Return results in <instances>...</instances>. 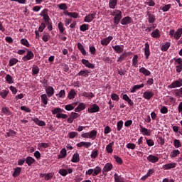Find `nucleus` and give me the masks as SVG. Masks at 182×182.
Listing matches in <instances>:
<instances>
[{
    "label": "nucleus",
    "mask_w": 182,
    "mask_h": 182,
    "mask_svg": "<svg viewBox=\"0 0 182 182\" xmlns=\"http://www.w3.org/2000/svg\"><path fill=\"white\" fill-rule=\"evenodd\" d=\"M58 7L59 8V9H61V11H66V9H68V5H66V4L65 3L58 4Z\"/></svg>",
    "instance_id": "nucleus-51"
},
{
    "label": "nucleus",
    "mask_w": 182,
    "mask_h": 182,
    "mask_svg": "<svg viewBox=\"0 0 182 182\" xmlns=\"http://www.w3.org/2000/svg\"><path fill=\"white\" fill-rule=\"evenodd\" d=\"M147 160L149 163H157V161H159V156L151 154L147 156Z\"/></svg>",
    "instance_id": "nucleus-20"
},
{
    "label": "nucleus",
    "mask_w": 182,
    "mask_h": 182,
    "mask_svg": "<svg viewBox=\"0 0 182 182\" xmlns=\"http://www.w3.org/2000/svg\"><path fill=\"white\" fill-rule=\"evenodd\" d=\"M151 36H152V38H160V36H161L160 30L156 28V30L152 31V33H151Z\"/></svg>",
    "instance_id": "nucleus-27"
},
{
    "label": "nucleus",
    "mask_w": 182,
    "mask_h": 182,
    "mask_svg": "<svg viewBox=\"0 0 182 182\" xmlns=\"http://www.w3.org/2000/svg\"><path fill=\"white\" fill-rule=\"evenodd\" d=\"M114 159H115L116 162L118 164H123V160H122V158H120V156H117V155H114Z\"/></svg>",
    "instance_id": "nucleus-56"
},
{
    "label": "nucleus",
    "mask_w": 182,
    "mask_h": 182,
    "mask_svg": "<svg viewBox=\"0 0 182 182\" xmlns=\"http://www.w3.org/2000/svg\"><path fill=\"white\" fill-rule=\"evenodd\" d=\"M99 154V151L95 150L91 153V159H96Z\"/></svg>",
    "instance_id": "nucleus-63"
},
{
    "label": "nucleus",
    "mask_w": 182,
    "mask_h": 182,
    "mask_svg": "<svg viewBox=\"0 0 182 182\" xmlns=\"http://www.w3.org/2000/svg\"><path fill=\"white\" fill-rule=\"evenodd\" d=\"M1 113L6 114V116L11 115V111H9V109L6 107H3L1 108Z\"/></svg>",
    "instance_id": "nucleus-42"
},
{
    "label": "nucleus",
    "mask_w": 182,
    "mask_h": 182,
    "mask_svg": "<svg viewBox=\"0 0 182 182\" xmlns=\"http://www.w3.org/2000/svg\"><path fill=\"white\" fill-rule=\"evenodd\" d=\"M46 93L48 97H52L53 95H55V89L52 86H48L46 88Z\"/></svg>",
    "instance_id": "nucleus-12"
},
{
    "label": "nucleus",
    "mask_w": 182,
    "mask_h": 182,
    "mask_svg": "<svg viewBox=\"0 0 182 182\" xmlns=\"http://www.w3.org/2000/svg\"><path fill=\"white\" fill-rule=\"evenodd\" d=\"M102 60L104 62H105V63H112L113 60H112V58H110L109 57H107L106 55H105L103 58H102Z\"/></svg>",
    "instance_id": "nucleus-53"
},
{
    "label": "nucleus",
    "mask_w": 182,
    "mask_h": 182,
    "mask_svg": "<svg viewBox=\"0 0 182 182\" xmlns=\"http://www.w3.org/2000/svg\"><path fill=\"white\" fill-rule=\"evenodd\" d=\"M161 113L163 114H166V113L168 112V109H167V107L163 106L161 109H160Z\"/></svg>",
    "instance_id": "nucleus-60"
},
{
    "label": "nucleus",
    "mask_w": 182,
    "mask_h": 182,
    "mask_svg": "<svg viewBox=\"0 0 182 182\" xmlns=\"http://www.w3.org/2000/svg\"><path fill=\"white\" fill-rule=\"evenodd\" d=\"M177 163H170L163 166L164 170H171V168H176Z\"/></svg>",
    "instance_id": "nucleus-18"
},
{
    "label": "nucleus",
    "mask_w": 182,
    "mask_h": 182,
    "mask_svg": "<svg viewBox=\"0 0 182 182\" xmlns=\"http://www.w3.org/2000/svg\"><path fill=\"white\" fill-rule=\"evenodd\" d=\"M153 96H154V93L151 91H145L143 93V97H144V99H146V100H150V99H151V97H153Z\"/></svg>",
    "instance_id": "nucleus-15"
},
{
    "label": "nucleus",
    "mask_w": 182,
    "mask_h": 182,
    "mask_svg": "<svg viewBox=\"0 0 182 182\" xmlns=\"http://www.w3.org/2000/svg\"><path fill=\"white\" fill-rule=\"evenodd\" d=\"M9 93V90H4L2 92H0V96H1L2 99H5L8 94Z\"/></svg>",
    "instance_id": "nucleus-49"
},
{
    "label": "nucleus",
    "mask_w": 182,
    "mask_h": 182,
    "mask_svg": "<svg viewBox=\"0 0 182 182\" xmlns=\"http://www.w3.org/2000/svg\"><path fill=\"white\" fill-rule=\"evenodd\" d=\"M182 86V78L173 81L171 85L168 86V89H176V87H181Z\"/></svg>",
    "instance_id": "nucleus-4"
},
{
    "label": "nucleus",
    "mask_w": 182,
    "mask_h": 182,
    "mask_svg": "<svg viewBox=\"0 0 182 182\" xmlns=\"http://www.w3.org/2000/svg\"><path fill=\"white\" fill-rule=\"evenodd\" d=\"M53 173H49L48 174H46L45 180H46V181H49V180L53 178Z\"/></svg>",
    "instance_id": "nucleus-62"
},
{
    "label": "nucleus",
    "mask_w": 182,
    "mask_h": 182,
    "mask_svg": "<svg viewBox=\"0 0 182 182\" xmlns=\"http://www.w3.org/2000/svg\"><path fill=\"white\" fill-rule=\"evenodd\" d=\"M95 16H96V13L95 12L88 14L85 17L84 22H87V23H89L95 19Z\"/></svg>",
    "instance_id": "nucleus-9"
},
{
    "label": "nucleus",
    "mask_w": 182,
    "mask_h": 182,
    "mask_svg": "<svg viewBox=\"0 0 182 182\" xmlns=\"http://www.w3.org/2000/svg\"><path fill=\"white\" fill-rule=\"evenodd\" d=\"M112 168H113V164H112L110 163H107L102 169L103 174H105L106 176L107 174V173H109V171H110V170H112Z\"/></svg>",
    "instance_id": "nucleus-7"
},
{
    "label": "nucleus",
    "mask_w": 182,
    "mask_h": 182,
    "mask_svg": "<svg viewBox=\"0 0 182 182\" xmlns=\"http://www.w3.org/2000/svg\"><path fill=\"white\" fill-rule=\"evenodd\" d=\"M26 164H28V166H32V164H33V163H35V159L28 156L26 159Z\"/></svg>",
    "instance_id": "nucleus-36"
},
{
    "label": "nucleus",
    "mask_w": 182,
    "mask_h": 182,
    "mask_svg": "<svg viewBox=\"0 0 182 182\" xmlns=\"http://www.w3.org/2000/svg\"><path fill=\"white\" fill-rule=\"evenodd\" d=\"M21 170L22 169L19 167L14 168V172L13 173V177H14V178L18 177L19 176V174H21Z\"/></svg>",
    "instance_id": "nucleus-41"
},
{
    "label": "nucleus",
    "mask_w": 182,
    "mask_h": 182,
    "mask_svg": "<svg viewBox=\"0 0 182 182\" xmlns=\"http://www.w3.org/2000/svg\"><path fill=\"white\" fill-rule=\"evenodd\" d=\"M168 48H170V43L167 42L161 46V50L163 52H167V50H168Z\"/></svg>",
    "instance_id": "nucleus-32"
},
{
    "label": "nucleus",
    "mask_w": 182,
    "mask_h": 182,
    "mask_svg": "<svg viewBox=\"0 0 182 182\" xmlns=\"http://www.w3.org/2000/svg\"><path fill=\"white\" fill-rule=\"evenodd\" d=\"M100 173H102V168L99 166H96L94 169V173H92V176H97Z\"/></svg>",
    "instance_id": "nucleus-47"
},
{
    "label": "nucleus",
    "mask_w": 182,
    "mask_h": 182,
    "mask_svg": "<svg viewBox=\"0 0 182 182\" xmlns=\"http://www.w3.org/2000/svg\"><path fill=\"white\" fill-rule=\"evenodd\" d=\"M117 5V0H109V6L111 9H114Z\"/></svg>",
    "instance_id": "nucleus-30"
},
{
    "label": "nucleus",
    "mask_w": 182,
    "mask_h": 182,
    "mask_svg": "<svg viewBox=\"0 0 182 182\" xmlns=\"http://www.w3.org/2000/svg\"><path fill=\"white\" fill-rule=\"evenodd\" d=\"M38 73H39V67H38V65H33L32 67L33 75L35 76V75H38Z\"/></svg>",
    "instance_id": "nucleus-43"
},
{
    "label": "nucleus",
    "mask_w": 182,
    "mask_h": 182,
    "mask_svg": "<svg viewBox=\"0 0 182 182\" xmlns=\"http://www.w3.org/2000/svg\"><path fill=\"white\" fill-rule=\"evenodd\" d=\"M121 23L122 25H129V23H132V17H129V16L124 17L121 20Z\"/></svg>",
    "instance_id": "nucleus-21"
},
{
    "label": "nucleus",
    "mask_w": 182,
    "mask_h": 182,
    "mask_svg": "<svg viewBox=\"0 0 182 182\" xmlns=\"http://www.w3.org/2000/svg\"><path fill=\"white\" fill-rule=\"evenodd\" d=\"M144 50L146 59H149L150 56V45L149 44V43H145V48H144Z\"/></svg>",
    "instance_id": "nucleus-17"
},
{
    "label": "nucleus",
    "mask_w": 182,
    "mask_h": 182,
    "mask_svg": "<svg viewBox=\"0 0 182 182\" xmlns=\"http://www.w3.org/2000/svg\"><path fill=\"white\" fill-rule=\"evenodd\" d=\"M140 127V132L142 133L143 136H150L151 134V131L150 129H148L146 128H144L143 126L139 125Z\"/></svg>",
    "instance_id": "nucleus-16"
},
{
    "label": "nucleus",
    "mask_w": 182,
    "mask_h": 182,
    "mask_svg": "<svg viewBox=\"0 0 182 182\" xmlns=\"http://www.w3.org/2000/svg\"><path fill=\"white\" fill-rule=\"evenodd\" d=\"M80 159L79 158V154L76 153V154H74L72 159H71V161L72 163H79Z\"/></svg>",
    "instance_id": "nucleus-37"
},
{
    "label": "nucleus",
    "mask_w": 182,
    "mask_h": 182,
    "mask_svg": "<svg viewBox=\"0 0 182 182\" xmlns=\"http://www.w3.org/2000/svg\"><path fill=\"white\" fill-rule=\"evenodd\" d=\"M111 99L112 100H115V102H119V95H117V94L116 93H113L112 95H111Z\"/></svg>",
    "instance_id": "nucleus-61"
},
{
    "label": "nucleus",
    "mask_w": 182,
    "mask_h": 182,
    "mask_svg": "<svg viewBox=\"0 0 182 182\" xmlns=\"http://www.w3.org/2000/svg\"><path fill=\"white\" fill-rule=\"evenodd\" d=\"M173 146L176 149H178L179 147H181V142L178 139H174Z\"/></svg>",
    "instance_id": "nucleus-48"
},
{
    "label": "nucleus",
    "mask_w": 182,
    "mask_h": 182,
    "mask_svg": "<svg viewBox=\"0 0 182 182\" xmlns=\"http://www.w3.org/2000/svg\"><path fill=\"white\" fill-rule=\"evenodd\" d=\"M139 55H134L132 59V66L134 68H137V65H139Z\"/></svg>",
    "instance_id": "nucleus-29"
},
{
    "label": "nucleus",
    "mask_w": 182,
    "mask_h": 182,
    "mask_svg": "<svg viewBox=\"0 0 182 182\" xmlns=\"http://www.w3.org/2000/svg\"><path fill=\"white\" fill-rule=\"evenodd\" d=\"M56 96L59 97L61 99H65V97L66 96L65 90H61L58 94H56Z\"/></svg>",
    "instance_id": "nucleus-50"
},
{
    "label": "nucleus",
    "mask_w": 182,
    "mask_h": 182,
    "mask_svg": "<svg viewBox=\"0 0 182 182\" xmlns=\"http://www.w3.org/2000/svg\"><path fill=\"white\" fill-rule=\"evenodd\" d=\"M89 49L91 55H96V48L95 46H90Z\"/></svg>",
    "instance_id": "nucleus-64"
},
{
    "label": "nucleus",
    "mask_w": 182,
    "mask_h": 182,
    "mask_svg": "<svg viewBox=\"0 0 182 182\" xmlns=\"http://www.w3.org/2000/svg\"><path fill=\"white\" fill-rule=\"evenodd\" d=\"M6 136L7 137H13L14 136H15V134H16V132H15V131L10 129L8 132L6 133Z\"/></svg>",
    "instance_id": "nucleus-52"
},
{
    "label": "nucleus",
    "mask_w": 182,
    "mask_h": 182,
    "mask_svg": "<svg viewBox=\"0 0 182 182\" xmlns=\"http://www.w3.org/2000/svg\"><path fill=\"white\" fill-rule=\"evenodd\" d=\"M114 182H124V178L119 176L117 173L114 174Z\"/></svg>",
    "instance_id": "nucleus-26"
},
{
    "label": "nucleus",
    "mask_w": 182,
    "mask_h": 182,
    "mask_svg": "<svg viewBox=\"0 0 182 182\" xmlns=\"http://www.w3.org/2000/svg\"><path fill=\"white\" fill-rule=\"evenodd\" d=\"M180 154V151L178 149L173 150L170 156L171 158L177 157Z\"/></svg>",
    "instance_id": "nucleus-46"
},
{
    "label": "nucleus",
    "mask_w": 182,
    "mask_h": 182,
    "mask_svg": "<svg viewBox=\"0 0 182 182\" xmlns=\"http://www.w3.org/2000/svg\"><path fill=\"white\" fill-rule=\"evenodd\" d=\"M41 102L42 103H43V105H45L46 106V105H48V95L46 94H43L41 95Z\"/></svg>",
    "instance_id": "nucleus-31"
},
{
    "label": "nucleus",
    "mask_w": 182,
    "mask_h": 182,
    "mask_svg": "<svg viewBox=\"0 0 182 182\" xmlns=\"http://www.w3.org/2000/svg\"><path fill=\"white\" fill-rule=\"evenodd\" d=\"M146 16H148L147 19L149 23H154V22H156V16L151 14V12L146 11Z\"/></svg>",
    "instance_id": "nucleus-10"
},
{
    "label": "nucleus",
    "mask_w": 182,
    "mask_h": 182,
    "mask_svg": "<svg viewBox=\"0 0 182 182\" xmlns=\"http://www.w3.org/2000/svg\"><path fill=\"white\" fill-rule=\"evenodd\" d=\"M89 73H90V71L87 70H81L78 73V76H83L85 77H87L89 76Z\"/></svg>",
    "instance_id": "nucleus-28"
},
{
    "label": "nucleus",
    "mask_w": 182,
    "mask_h": 182,
    "mask_svg": "<svg viewBox=\"0 0 182 182\" xmlns=\"http://www.w3.org/2000/svg\"><path fill=\"white\" fill-rule=\"evenodd\" d=\"M77 93L76 91H75L74 89H71L68 95V98L70 100H72L73 99H75V96H76Z\"/></svg>",
    "instance_id": "nucleus-24"
},
{
    "label": "nucleus",
    "mask_w": 182,
    "mask_h": 182,
    "mask_svg": "<svg viewBox=\"0 0 182 182\" xmlns=\"http://www.w3.org/2000/svg\"><path fill=\"white\" fill-rule=\"evenodd\" d=\"M50 39V35L49 33H43L42 40L43 42H48Z\"/></svg>",
    "instance_id": "nucleus-39"
},
{
    "label": "nucleus",
    "mask_w": 182,
    "mask_h": 182,
    "mask_svg": "<svg viewBox=\"0 0 182 182\" xmlns=\"http://www.w3.org/2000/svg\"><path fill=\"white\" fill-rule=\"evenodd\" d=\"M123 127V121H119L117 124V129L118 132H120Z\"/></svg>",
    "instance_id": "nucleus-57"
},
{
    "label": "nucleus",
    "mask_w": 182,
    "mask_h": 182,
    "mask_svg": "<svg viewBox=\"0 0 182 182\" xmlns=\"http://www.w3.org/2000/svg\"><path fill=\"white\" fill-rule=\"evenodd\" d=\"M89 135L90 139H91L92 140H95V139H96V136H97V131L92 130L90 132H89Z\"/></svg>",
    "instance_id": "nucleus-38"
},
{
    "label": "nucleus",
    "mask_w": 182,
    "mask_h": 182,
    "mask_svg": "<svg viewBox=\"0 0 182 182\" xmlns=\"http://www.w3.org/2000/svg\"><path fill=\"white\" fill-rule=\"evenodd\" d=\"M32 120H33V122H34V123H36V124H37L38 126H40V127L46 126V123L44 122V121L39 120V119H38V118H32Z\"/></svg>",
    "instance_id": "nucleus-23"
},
{
    "label": "nucleus",
    "mask_w": 182,
    "mask_h": 182,
    "mask_svg": "<svg viewBox=\"0 0 182 182\" xmlns=\"http://www.w3.org/2000/svg\"><path fill=\"white\" fill-rule=\"evenodd\" d=\"M113 40V36H108L105 38H103L101 41L100 43L102 45V46H107L109 43H110V41Z\"/></svg>",
    "instance_id": "nucleus-11"
},
{
    "label": "nucleus",
    "mask_w": 182,
    "mask_h": 182,
    "mask_svg": "<svg viewBox=\"0 0 182 182\" xmlns=\"http://www.w3.org/2000/svg\"><path fill=\"white\" fill-rule=\"evenodd\" d=\"M6 82H8L9 84H12L14 83V80L12 79V76H11V75L8 74L6 76Z\"/></svg>",
    "instance_id": "nucleus-58"
},
{
    "label": "nucleus",
    "mask_w": 182,
    "mask_h": 182,
    "mask_svg": "<svg viewBox=\"0 0 182 182\" xmlns=\"http://www.w3.org/2000/svg\"><path fill=\"white\" fill-rule=\"evenodd\" d=\"M92 146L90 142L81 141L77 144V147H85V149H89Z\"/></svg>",
    "instance_id": "nucleus-19"
},
{
    "label": "nucleus",
    "mask_w": 182,
    "mask_h": 182,
    "mask_svg": "<svg viewBox=\"0 0 182 182\" xmlns=\"http://www.w3.org/2000/svg\"><path fill=\"white\" fill-rule=\"evenodd\" d=\"M141 87H144V84L134 85L131 90V93H134L136 90H139V89H141Z\"/></svg>",
    "instance_id": "nucleus-35"
},
{
    "label": "nucleus",
    "mask_w": 182,
    "mask_h": 182,
    "mask_svg": "<svg viewBox=\"0 0 182 182\" xmlns=\"http://www.w3.org/2000/svg\"><path fill=\"white\" fill-rule=\"evenodd\" d=\"M177 63L176 66L177 73H180L182 71V58H173Z\"/></svg>",
    "instance_id": "nucleus-6"
},
{
    "label": "nucleus",
    "mask_w": 182,
    "mask_h": 182,
    "mask_svg": "<svg viewBox=\"0 0 182 182\" xmlns=\"http://www.w3.org/2000/svg\"><path fill=\"white\" fill-rule=\"evenodd\" d=\"M58 28L60 31V33L65 35V28L63 27V23L62 22L58 23Z\"/></svg>",
    "instance_id": "nucleus-40"
},
{
    "label": "nucleus",
    "mask_w": 182,
    "mask_h": 182,
    "mask_svg": "<svg viewBox=\"0 0 182 182\" xmlns=\"http://www.w3.org/2000/svg\"><path fill=\"white\" fill-rule=\"evenodd\" d=\"M63 112V109L61 108H55L54 109H52L51 113L52 114H56L57 119H68V114H62Z\"/></svg>",
    "instance_id": "nucleus-2"
},
{
    "label": "nucleus",
    "mask_w": 182,
    "mask_h": 182,
    "mask_svg": "<svg viewBox=\"0 0 182 182\" xmlns=\"http://www.w3.org/2000/svg\"><path fill=\"white\" fill-rule=\"evenodd\" d=\"M81 62L82 65L86 66V68H88L89 69H95V64H92L90 62H89V60L82 59Z\"/></svg>",
    "instance_id": "nucleus-13"
},
{
    "label": "nucleus",
    "mask_w": 182,
    "mask_h": 182,
    "mask_svg": "<svg viewBox=\"0 0 182 182\" xmlns=\"http://www.w3.org/2000/svg\"><path fill=\"white\" fill-rule=\"evenodd\" d=\"M58 173L60 176H63V177H66V176H68V170L66 169H60Z\"/></svg>",
    "instance_id": "nucleus-55"
},
{
    "label": "nucleus",
    "mask_w": 182,
    "mask_h": 182,
    "mask_svg": "<svg viewBox=\"0 0 182 182\" xmlns=\"http://www.w3.org/2000/svg\"><path fill=\"white\" fill-rule=\"evenodd\" d=\"M82 96H84L85 97H89L90 99H92V97H94L95 95H93L92 92H83L82 93Z\"/></svg>",
    "instance_id": "nucleus-54"
},
{
    "label": "nucleus",
    "mask_w": 182,
    "mask_h": 182,
    "mask_svg": "<svg viewBox=\"0 0 182 182\" xmlns=\"http://www.w3.org/2000/svg\"><path fill=\"white\" fill-rule=\"evenodd\" d=\"M169 35L171 38H174L176 40L180 39L182 35V28H178L176 31L174 30H171L169 31Z\"/></svg>",
    "instance_id": "nucleus-3"
},
{
    "label": "nucleus",
    "mask_w": 182,
    "mask_h": 182,
    "mask_svg": "<svg viewBox=\"0 0 182 182\" xmlns=\"http://www.w3.org/2000/svg\"><path fill=\"white\" fill-rule=\"evenodd\" d=\"M122 99L123 100H125V102H128L129 106H133V105H134V102H133L132 101V99H130V97H129V95H127V94H124L122 96Z\"/></svg>",
    "instance_id": "nucleus-22"
},
{
    "label": "nucleus",
    "mask_w": 182,
    "mask_h": 182,
    "mask_svg": "<svg viewBox=\"0 0 182 182\" xmlns=\"http://www.w3.org/2000/svg\"><path fill=\"white\" fill-rule=\"evenodd\" d=\"M26 50H27V54L22 58V60H23V62H28V60H31V59H33L35 56V55L33 54V52H32L31 50H29V49L26 48Z\"/></svg>",
    "instance_id": "nucleus-5"
},
{
    "label": "nucleus",
    "mask_w": 182,
    "mask_h": 182,
    "mask_svg": "<svg viewBox=\"0 0 182 182\" xmlns=\"http://www.w3.org/2000/svg\"><path fill=\"white\" fill-rule=\"evenodd\" d=\"M100 110V107H99V105L96 104L92 105L91 107H89L87 109V112L89 113H97V112H99Z\"/></svg>",
    "instance_id": "nucleus-8"
},
{
    "label": "nucleus",
    "mask_w": 182,
    "mask_h": 182,
    "mask_svg": "<svg viewBox=\"0 0 182 182\" xmlns=\"http://www.w3.org/2000/svg\"><path fill=\"white\" fill-rule=\"evenodd\" d=\"M113 144H114V142H111L108 145H107L106 150L107 153L109 154L113 153Z\"/></svg>",
    "instance_id": "nucleus-34"
},
{
    "label": "nucleus",
    "mask_w": 182,
    "mask_h": 182,
    "mask_svg": "<svg viewBox=\"0 0 182 182\" xmlns=\"http://www.w3.org/2000/svg\"><path fill=\"white\" fill-rule=\"evenodd\" d=\"M77 136V132H71L68 134L69 139H75V137Z\"/></svg>",
    "instance_id": "nucleus-59"
},
{
    "label": "nucleus",
    "mask_w": 182,
    "mask_h": 182,
    "mask_svg": "<svg viewBox=\"0 0 182 182\" xmlns=\"http://www.w3.org/2000/svg\"><path fill=\"white\" fill-rule=\"evenodd\" d=\"M111 15L112 16H114V23L115 25H119V23H120L122 18H123V16L122 15V11L120 10L115 9L112 12H111Z\"/></svg>",
    "instance_id": "nucleus-1"
},
{
    "label": "nucleus",
    "mask_w": 182,
    "mask_h": 182,
    "mask_svg": "<svg viewBox=\"0 0 182 182\" xmlns=\"http://www.w3.org/2000/svg\"><path fill=\"white\" fill-rule=\"evenodd\" d=\"M112 48L116 52V53H123V50L124 49V46H123V45H120V46L117 45L114 46H112Z\"/></svg>",
    "instance_id": "nucleus-14"
},
{
    "label": "nucleus",
    "mask_w": 182,
    "mask_h": 182,
    "mask_svg": "<svg viewBox=\"0 0 182 182\" xmlns=\"http://www.w3.org/2000/svg\"><path fill=\"white\" fill-rule=\"evenodd\" d=\"M19 62L18 58H13L9 60V66L12 67L14 65H16Z\"/></svg>",
    "instance_id": "nucleus-33"
},
{
    "label": "nucleus",
    "mask_w": 182,
    "mask_h": 182,
    "mask_svg": "<svg viewBox=\"0 0 182 182\" xmlns=\"http://www.w3.org/2000/svg\"><path fill=\"white\" fill-rule=\"evenodd\" d=\"M139 73H143L144 76H150V75H151V73L144 67H142L139 69Z\"/></svg>",
    "instance_id": "nucleus-25"
},
{
    "label": "nucleus",
    "mask_w": 182,
    "mask_h": 182,
    "mask_svg": "<svg viewBox=\"0 0 182 182\" xmlns=\"http://www.w3.org/2000/svg\"><path fill=\"white\" fill-rule=\"evenodd\" d=\"M89 29V25L88 24H82L80 26V31L81 32H86Z\"/></svg>",
    "instance_id": "nucleus-45"
},
{
    "label": "nucleus",
    "mask_w": 182,
    "mask_h": 182,
    "mask_svg": "<svg viewBox=\"0 0 182 182\" xmlns=\"http://www.w3.org/2000/svg\"><path fill=\"white\" fill-rule=\"evenodd\" d=\"M20 42L21 45H23V46H26V48H29L30 46L29 41H28L26 38H21Z\"/></svg>",
    "instance_id": "nucleus-44"
}]
</instances>
